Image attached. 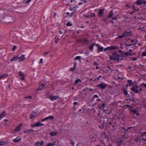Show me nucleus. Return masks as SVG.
I'll return each mask as SVG.
<instances>
[{
  "mask_svg": "<svg viewBox=\"0 0 146 146\" xmlns=\"http://www.w3.org/2000/svg\"><path fill=\"white\" fill-rule=\"evenodd\" d=\"M123 33V36L126 37L130 36L133 34L132 31L128 32L127 31H125Z\"/></svg>",
  "mask_w": 146,
  "mask_h": 146,
  "instance_id": "39448f33",
  "label": "nucleus"
},
{
  "mask_svg": "<svg viewBox=\"0 0 146 146\" xmlns=\"http://www.w3.org/2000/svg\"><path fill=\"white\" fill-rule=\"evenodd\" d=\"M21 140V138L19 137H18L13 139V141L16 143L19 142Z\"/></svg>",
  "mask_w": 146,
  "mask_h": 146,
  "instance_id": "a211bd4d",
  "label": "nucleus"
},
{
  "mask_svg": "<svg viewBox=\"0 0 146 146\" xmlns=\"http://www.w3.org/2000/svg\"><path fill=\"white\" fill-rule=\"evenodd\" d=\"M108 125H110L113 128L115 125H116V121L113 120H112L110 121H108Z\"/></svg>",
  "mask_w": 146,
  "mask_h": 146,
  "instance_id": "6e6552de",
  "label": "nucleus"
},
{
  "mask_svg": "<svg viewBox=\"0 0 146 146\" xmlns=\"http://www.w3.org/2000/svg\"><path fill=\"white\" fill-rule=\"evenodd\" d=\"M79 82H81L82 80H80V79H78L75 81L74 83V84H76L78 83Z\"/></svg>",
  "mask_w": 146,
  "mask_h": 146,
  "instance_id": "a878e982",
  "label": "nucleus"
},
{
  "mask_svg": "<svg viewBox=\"0 0 146 146\" xmlns=\"http://www.w3.org/2000/svg\"><path fill=\"white\" fill-rule=\"evenodd\" d=\"M134 3L137 5H140L146 4V1L145 0H137Z\"/></svg>",
  "mask_w": 146,
  "mask_h": 146,
  "instance_id": "f03ea898",
  "label": "nucleus"
},
{
  "mask_svg": "<svg viewBox=\"0 0 146 146\" xmlns=\"http://www.w3.org/2000/svg\"><path fill=\"white\" fill-rule=\"evenodd\" d=\"M117 142L119 143V145H117V146H119L123 143V141L122 140L120 139V140H119V141Z\"/></svg>",
  "mask_w": 146,
  "mask_h": 146,
  "instance_id": "f704fd0d",
  "label": "nucleus"
},
{
  "mask_svg": "<svg viewBox=\"0 0 146 146\" xmlns=\"http://www.w3.org/2000/svg\"><path fill=\"white\" fill-rule=\"evenodd\" d=\"M131 90L135 93H137L139 92V91H138L137 89H135L134 88H132Z\"/></svg>",
  "mask_w": 146,
  "mask_h": 146,
  "instance_id": "6ab92c4d",
  "label": "nucleus"
},
{
  "mask_svg": "<svg viewBox=\"0 0 146 146\" xmlns=\"http://www.w3.org/2000/svg\"><path fill=\"white\" fill-rule=\"evenodd\" d=\"M104 51H106V50H109V49H108V47H107L106 48H105L104 49Z\"/></svg>",
  "mask_w": 146,
  "mask_h": 146,
  "instance_id": "e2e57ef3",
  "label": "nucleus"
},
{
  "mask_svg": "<svg viewBox=\"0 0 146 146\" xmlns=\"http://www.w3.org/2000/svg\"><path fill=\"white\" fill-rule=\"evenodd\" d=\"M17 58V57H13L11 59V61H13L15 59V58Z\"/></svg>",
  "mask_w": 146,
  "mask_h": 146,
  "instance_id": "603ef678",
  "label": "nucleus"
},
{
  "mask_svg": "<svg viewBox=\"0 0 146 146\" xmlns=\"http://www.w3.org/2000/svg\"><path fill=\"white\" fill-rule=\"evenodd\" d=\"M93 97L94 98H98V96L97 95H95Z\"/></svg>",
  "mask_w": 146,
  "mask_h": 146,
  "instance_id": "bf43d9fd",
  "label": "nucleus"
},
{
  "mask_svg": "<svg viewBox=\"0 0 146 146\" xmlns=\"http://www.w3.org/2000/svg\"><path fill=\"white\" fill-rule=\"evenodd\" d=\"M22 123H20L19 125L15 129L11 131V133H14L19 131L21 129V127L22 126Z\"/></svg>",
  "mask_w": 146,
  "mask_h": 146,
  "instance_id": "7ed1b4c3",
  "label": "nucleus"
},
{
  "mask_svg": "<svg viewBox=\"0 0 146 146\" xmlns=\"http://www.w3.org/2000/svg\"><path fill=\"white\" fill-rule=\"evenodd\" d=\"M44 125V124L41 123L40 122H37L33 124L31 126V127H35L42 126Z\"/></svg>",
  "mask_w": 146,
  "mask_h": 146,
  "instance_id": "20e7f679",
  "label": "nucleus"
},
{
  "mask_svg": "<svg viewBox=\"0 0 146 146\" xmlns=\"http://www.w3.org/2000/svg\"><path fill=\"white\" fill-rule=\"evenodd\" d=\"M102 77L101 76H100L98 78H97V80H100V78Z\"/></svg>",
  "mask_w": 146,
  "mask_h": 146,
  "instance_id": "0e129e2a",
  "label": "nucleus"
},
{
  "mask_svg": "<svg viewBox=\"0 0 146 146\" xmlns=\"http://www.w3.org/2000/svg\"><path fill=\"white\" fill-rule=\"evenodd\" d=\"M104 48L102 47H100H100H99L97 50V51L98 52H100L101 51H103V49Z\"/></svg>",
  "mask_w": 146,
  "mask_h": 146,
  "instance_id": "393cba45",
  "label": "nucleus"
},
{
  "mask_svg": "<svg viewBox=\"0 0 146 146\" xmlns=\"http://www.w3.org/2000/svg\"><path fill=\"white\" fill-rule=\"evenodd\" d=\"M109 50H114L118 49L119 47L118 46H111L108 47Z\"/></svg>",
  "mask_w": 146,
  "mask_h": 146,
  "instance_id": "4468645a",
  "label": "nucleus"
},
{
  "mask_svg": "<svg viewBox=\"0 0 146 146\" xmlns=\"http://www.w3.org/2000/svg\"><path fill=\"white\" fill-rule=\"evenodd\" d=\"M131 111L134 114H136L137 113V111L135 110H131Z\"/></svg>",
  "mask_w": 146,
  "mask_h": 146,
  "instance_id": "e433bc0d",
  "label": "nucleus"
},
{
  "mask_svg": "<svg viewBox=\"0 0 146 146\" xmlns=\"http://www.w3.org/2000/svg\"><path fill=\"white\" fill-rule=\"evenodd\" d=\"M83 16L84 17H87V18H90V15H86V14H84L83 15Z\"/></svg>",
  "mask_w": 146,
  "mask_h": 146,
  "instance_id": "4c0bfd02",
  "label": "nucleus"
},
{
  "mask_svg": "<svg viewBox=\"0 0 146 146\" xmlns=\"http://www.w3.org/2000/svg\"><path fill=\"white\" fill-rule=\"evenodd\" d=\"M72 24L70 23L69 22H68L66 24V25L67 26H72Z\"/></svg>",
  "mask_w": 146,
  "mask_h": 146,
  "instance_id": "a19ab883",
  "label": "nucleus"
},
{
  "mask_svg": "<svg viewBox=\"0 0 146 146\" xmlns=\"http://www.w3.org/2000/svg\"><path fill=\"white\" fill-rule=\"evenodd\" d=\"M106 86V84L103 82H101L100 84L97 85V87L98 88H100L102 89H104Z\"/></svg>",
  "mask_w": 146,
  "mask_h": 146,
  "instance_id": "423d86ee",
  "label": "nucleus"
},
{
  "mask_svg": "<svg viewBox=\"0 0 146 146\" xmlns=\"http://www.w3.org/2000/svg\"><path fill=\"white\" fill-rule=\"evenodd\" d=\"M104 138L105 139H108V135L105 133L104 134Z\"/></svg>",
  "mask_w": 146,
  "mask_h": 146,
  "instance_id": "c03bdc74",
  "label": "nucleus"
},
{
  "mask_svg": "<svg viewBox=\"0 0 146 146\" xmlns=\"http://www.w3.org/2000/svg\"><path fill=\"white\" fill-rule=\"evenodd\" d=\"M141 85L145 87L146 88V84L142 83L141 84Z\"/></svg>",
  "mask_w": 146,
  "mask_h": 146,
  "instance_id": "4d7b16f0",
  "label": "nucleus"
},
{
  "mask_svg": "<svg viewBox=\"0 0 146 146\" xmlns=\"http://www.w3.org/2000/svg\"><path fill=\"white\" fill-rule=\"evenodd\" d=\"M127 83H129V86H131L133 85V84L132 81L131 80H127Z\"/></svg>",
  "mask_w": 146,
  "mask_h": 146,
  "instance_id": "c85d7f7f",
  "label": "nucleus"
},
{
  "mask_svg": "<svg viewBox=\"0 0 146 146\" xmlns=\"http://www.w3.org/2000/svg\"><path fill=\"white\" fill-rule=\"evenodd\" d=\"M117 19L116 17H113L112 19L113 20H116Z\"/></svg>",
  "mask_w": 146,
  "mask_h": 146,
  "instance_id": "338daca9",
  "label": "nucleus"
},
{
  "mask_svg": "<svg viewBox=\"0 0 146 146\" xmlns=\"http://www.w3.org/2000/svg\"><path fill=\"white\" fill-rule=\"evenodd\" d=\"M43 59H42V58H41L40 60V63H43Z\"/></svg>",
  "mask_w": 146,
  "mask_h": 146,
  "instance_id": "680f3d73",
  "label": "nucleus"
},
{
  "mask_svg": "<svg viewBox=\"0 0 146 146\" xmlns=\"http://www.w3.org/2000/svg\"><path fill=\"white\" fill-rule=\"evenodd\" d=\"M19 75L20 76H24V74L23 73V72H22L20 71L19 72Z\"/></svg>",
  "mask_w": 146,
  "mask_h": 146,
  "instance_id": "c9c22d12",
  "label": "nucleus"
},
{
  "mask_svg": "<svg viewBox=\"0 0 146 146\" xmlns=\"http://www.w3.org/2000/svg\"><path fill=\"white\" fill-rule=\"evenodd\" d=\"M17 48V46H16L14 45V46L13 47L12 49V50L13 51H14Z\"/></svg>",
  "mask_w": 146,
  "mask_h": 146,
  "instance_id": "49530a36",
  "label": "nucleus"
},
{
  "mask_svg": "<svg viewBox=\"0 0 146 146\" xmlns=\"http://www.w3.org/2000/svg\"><path fill=\"white\" fill-rule=\"evenodd\" d=\"M124 54L125 56H128L129 55V52H125Z\"/></svg>",
  "mask_w": 146,
  "mask_h": 146,
  "instance_id": "864d4df0",
  "label": "nucleus"
},
{
  "mask_svg": "<svg viewBox=\"0 0 146 146\" xmlns=\"http://www.w3.org/2000/svg\"><path fill=\"white\" fill-rule=\"evenodd\" d=\"M142 140L143 141V142L146 141V139H144V138H143Z\"/></svg>",
  "mask_w": 146,
  "mask_h": 146,
  "instance_id": "69168bd1",
  "label": "nucleus"
},
{
  "mask_svg": "<svg viewBox=\"0 0 146 146\" xmlns=\"http://www.w3.org/2000/svg\"><path fill=\"white\" fill-rule=\"evenodd\" d=\"M8 76V74H3L0 76V79H1L2 78L7 77Z\"/></svg>",
  "mask_w": 146,
  "mask_h": 146,
  "instance_id": "c756f323",
  "label": "nucleus"
},
{
  "mask_svg": "<svg viewBox=\"0 0 146 146\" xmlns=\"http://www.w3.org/2000/svg\"><path fill=\"white\" fill-rule=\"evenodd\" d=\"M78 103V102H74V103H73V104L75 105V106H76V104H77Z\"/></svg>",
  "mask_w": 146,
  "mask_h": 146,
  "instance_id": "052dcab7",
  "label": "nucleus"
},
{
  "mask_svg": "<svg viewBox=\"0 0 146 146\" xmlns=\"http://www.w3.org/2000/svg\"><path fill=\"white\" fill-rule=\"evenodd\" d=\"M123 94L125 96H127V95L128 94L127 91L125 89H123Z\"/></svg>",
  "mask_w": 146,
  "mask_h": 146,
  "instance_id": "473e14b6",
  "label": "nucleus"
},
{
  "mask_svg": "<svg viewBox=\"0 0 146 146\" xmlns=\"http://www.w3.org/2000/svg\"><path fill=\"white\" fill-rule=\"evenodd\" d=\"M57 134V133L56 132H52L50 133V135L51 136H54L56 135Z\"/></svg>",
  "mask_w": 146,
  "mask_h": 146,
  "instance_id": "cd10ccee",
  "label": "nucleus"
},
{
  "mask_svg": "<svg viewBox=\"0 0 146 146\" xmlns=\"http://www.w3.org/2000/svg\"><path fill=\"white\" fill-rule=\"evenodd\" d=\"M124 37V36H123V35H119L118 36V38H123V37Z\"/></svg>",
  "mask_w": 146,
  "mask_h": 146,
  "instance_id": "37998d69",
  "label": "nucleus"
},
{
  "mask_svg": "<svg viewBox=\"0 0 146 146\" xmlns=\"http://www.w3.org/2000/svg\"><path fill=\"white\" fill-rule=\"evenodd\" d=\"M76 9V7H75V8H70V10L71 11H73L74 10H75V9Z\"/></svg>",
  "mask_w": 146,
  "mask_h": 146,
  "instance_id": "13d9d810",
  "label": "nucleus"
},
{
  "mask_svg": "<svg viewBox=\"0 0 146 146\" xmlns=\"http://www.w3.org/2000/svg\"><path fill=\"white\" fill-rule=\"evenodd\" d=\"M25 59V55L22 54L20 57H19L16 60H17V59H19L20 60L19 61V62H20L21 61L24 60Z\"/></svg>",
  "mask_w": 146,
  "mask_h": 146,
  "instance_id": "ddd939ff",
  "label": "nucleus"
},
{
  "mask_svg": "<svg viewBox=\"0 0 146 146\" xmlns=\"http://www.w3.org/2000/svg\"><path fill=\"white\" fill-rule=\"evenodd\" d=\"M132 8L135 11H139V10L138 8V7H136L134 5L132 6Z\"/></svg>",
  "mask_w": 146,
  "mask_h": 146,
  "instance_id": "7c9ffc66",
  "label": "nucleus"
},
{
  "mask_svg": "<svg viewBox=\"0 0 146 146\" xmlns=\"http://www.w3.org/2000/svg\"><path fill=\"white\" fill-rule=\"evenodd\" d=\"M5 115V111H4L1 113L0 114V117L2 119L4 117Z\"/></svg>",
  "mask_w": 146,
  "mask_h": 146,
  "instance_id": "5701e85b",
  "label": "nucleus"
},
{
  "mask_svg": "<svg viewBox=\"0 0 146 146\" xmlns=\"http://www.w3.org/2000/svg\"><path fill=\"white\" fill-rule=\"evenodd\" d=\"M9 143L7 142V141H0V145H5L7 143Z\"/></svg>",
  "mask_w": 146,
  "mask_h": 146,
  "instance_id": "412c9836",
  "label": "nucleus"
},
{
  "mask_svg": "<svg viewBox=\"0 0 146 146\" xmlns=\"http://www.w3.org/2000/svg\"><path fill=\"white\" fill-rule=\"evenodd\" d=\"M105 9H100L98 12V16L99 17H101L103 15Z\"/></svg>",
  "mask_w": 146,
  "mask_h": 146,
  "instance_id": "2eb2a0df",
  "label": "nucleus"
},
{
  "mask_svg": "<svg viewBox=\"0 0 146 146\" xmlns=\"http://www.w3.org/2000/svg\"><path fill=\"white\" fill-rule=\"evenodd\" d=\"M44 144V141H38L36 142L35 144V145L37 146H42Z\"/></svg>",
  "mask_w": 146,
  "mask_h": 146,
  "instance_id": "f8f14e48",
  "label": "nucleus"
},
{
  "mask_svg": "<svg viewBox=\"0 0 146 146\" xmlns=\"http://www.w3.org/2000/svg\"><path fill=\"white\" fill-rule=\"evenodd\" d=\"M46 84L44 83L42 84L39 86V87L37 89V90L38 91H40L45 86Z\"/></svg>",
  "mask_w": 146,
  "mask_h": 146,
  "instance_id": "dca6fc26",
  "label": "nucleus"
},
{
  "mask_svg": "<svg viewBox=\"0 0 146 146\" xmlns=\"http://www.w3.org/2000/svg\"><path fill=\"white\" fill-rule=\"evenodd\" d=\"M137 59V58L135 57V58H132L131 60H133L134 61H135Z\"/></svg>",
  "mask_w": 146,
  "mask_h": 146,
  "instance_id": "6e6d98bb",
  "label": "nucleus"
},
{
  "mask_svg": "<svg viewBox=\"0 0 146 146\" xmlns=\"http://www.w3.org/2000/svg\"><path fill=\"white\" fill-rule=\"evenodd\" d=\"M34 132V131L32 129H30L25 131L24 133H30L33 132Z\"/></svg>",
  "mask_w": 146,
  "mask_h": 146,
  "instance_id": "f3484780",
  "label": "nucleus"
},
{
  "mask_svg": "<svg viewBox=\"0 0 146 146\" xmlns=\"http://www.w3.org/2000/svg\"><path fill=\"white\" fill-rule=\"evenodd\" d=\"M113 11L112 10L110 11L108 13L109 16L108 17L109 18H110L111 17L113 16Z\"/></svg>",
  "mask_w": 146,
  "mask_h": 146,
  "instance_id": "aec40b11",
  "label": "nucleus"
},
{
  "mask_svg": "<svg viewBox=\"0 0 146 146\" xmlns=\"http://www.w3.org/2000/svg\"><path fill=\"white\" fill-rule=\"evenodd\" d=\"M84 43L88 44L89 42V41L87 39H85L83 40Z\"/></svg>",
  "mask_w": 146,
  "mask_h": 146,
  "instance_id": "72a5a7b5",
  "label": "nucleus"
},
{
  "mask_svg": "<svg viewBox=\"0 0 146 146\" xmlns=\"http://www.w3.org/2000/svg\"><path fill=\"white\" fill-rule=\"evenodd\" d=\"M24 98H28L31 99L32 98V96H27V97H25Z\"/></svg>",
  "mask_w": 146,
  "mask_h": 146,
  "instance_id": "3c124183",
  "label": "nucleus"
},
{
  "mask_svg": "<svg viewBox=\"0 0 146 146\" xmlns=\"http://www.w3.org/2000/svg\"><path fill=\"white\" fill-rule=\"evenodd\" d=\"M104 120L103 121V122L102 123L104 125L105 124H106V125H108V118L105 117L104 118Z\"/></svg>",
  "mask_w": 146,
  "mask_h": 146,
  "instance_id": "9b49d317",
  "label": "nucleus"
},
{
  "mask_svg": "<svg viewBox=\"0 0 146 146\" xmlns=\"http://www.w3.org/2000/svg\"><path fill=\"white\" fill-rule=\"evenodd\" d=\"M95 16V14L94 13H92L90 16V18L91 17H94Z\"/></svg>",
  "mask_w": 146,
  "mask_h": 146,
  "instance_id": "79ce46f5",
  "label": "nucleus"
},
{
  "mask_svg": "<svg viewBox=\"0 0 146 146\" xmlns=\"http://www.w3.org/2000/svg\"><path fill=\"white\" fill-rule=\"evenodd\" d=\"M142 56H146V53L145 52H143L142 54Z\"/></svg>",
  "mask_w": 146,
  "mask_h": 146,
  "instance_id": "a18cd8bd",
  "label": "nucleus"
},
{
  "mask_svg": "<svg viewBox=\"0 0 146 146\" xmlns=\"http://www.w3.org/2000/svg\"><path fill=\"white\" fill-rule=\"evenodd\" d=\"M77 64V63L76 62H75L74 63V68H76V65Z\"/></svg>",
  "mask_w": 146,
  "mask_h": 146,
  "instance_id": "5fc2aeb1",
  "label": "nucleus"
},
{
  "mask_svg": "<svg viewBox=\"0 0 146 146\" xmlns=\"http://www.w3.org/2000/svg\"><path fill=\"white\" fill-rule=\"evenodd\" d=\"M81 57L80 56H76L75 58L74 59V60H78L79 61H81Z\"/></svg>",
  "mask_w": 146,
  "mask_h": 146,
  "instance_id": "bb28decb",
  "label": "nucleus"
},
{
  "mask_svg": "<svg viewBox=\"0 0 146 146\" xmlns=\"http://www.w3.org/2000/svg\"><path fill=\"white\" fill-rule=\"evenodd\" d=\"M125 45L126 46V47L128 46H131L133 45L132 44H128L126 43H125Z\"/></svg>",
  "mask_w": 146,
  "mask_h": 146,
  "instance_id": "de8ad7c7",
  "label": "nucleus"
},
{
  "mask_svg": "<svg viewBox=\"0 0 146 146\" xmlns=\"http://www.w3.org/2000/svg\"><path fill=\"white\" fill-rule=\"evenodd\" d=\"M21 80H22L23 81H25V78L24 77V76H21Z\"/></svg>",
  "mask_w": 146,
  "mask_h": 146,
  "instance_id": "8fccbe9b",
  "label": "nucleus"
},
{
  "mask_svg": "<svg viewBox=\"0 0 146 146\" xmlns=\"http://www.w3.org/2000/svg\"><path fill=\"white\" fill-rule=\"evenodd\" d=\"M54 117H53L52 116V115L49 116L48 117H45V118H44L43 119H42L41 120V121H42L43 122L45 120H46L48 119L52 120V119H54Z\"/></svg>",
  "mask_w": 146,
  "mask_h": 146,
  "instance_id": "9d476101",
  "label": "nucleus"
},
{
  "mask_svg": "<svg viewBox=\"0 0 146 146\" xmlns=\"http://www.w3.org/2000/svg\"><path fill=\"white\" fill-rule=\"evenodd\" d=\"M59 97L58 96H51L50 97L49 99L50 100L53 101L58 99Z\"/></svg>",
  "mask_w": 146,
  "mask_h": 146,
  "instance_id": "1a4fd4ad",
  "label": "nucleus"
},
{
  "mask_svg": "<svg viewBox=\"0 0 146 146\" xmlns=\"http://www.w3.org/2000/svg\"><path fill=\"white\" fill-rule=\"evenodd\" d=\"M56 144V142H54L52 143H49L46 146H53L55 145Z\"/></svg>",
  "mask_w": 146,
  "mask_h": 146,
  "instance_id": "b1692460",
  "label": "nucleus"
},
{
  "mask_svg": "<svg viewBox=\"0 0 146 146\" xmlns=\"http://www.w3.org/2000/svg\"><path fill=\"white\" fill-rule=\"evenodd\" d=\"M109 56L110 60L117 61L119 60V58L121 57L119 54L115 52L112 53V56L109 55Z\"/></svg>",
  "mask_w": 146,
  "mask_h": 146,
  "instance_id": "f257e3e1",
  "label": "nucleus"
},
{
  "mask_svg": "<svg viewBox=\"0 0 146 146\" xmlns=\"http://www.w3.org/2000/svg\"><path fill=\"white\" fill-rule=\"evenodd\" d=\"M146 133V131L145 132H142L141 133V136H143Z\"/></svg>",
  "mask_w": 146,
  "mask_h": 146,
  "instance_id": "09e8293b",
  "label": "nucleus"
},
{
  "mask_svg": "<svg viewBox=\"0 0 146 146\" xmlns=\"http://www.w3.org/2000/svg\"><path fill=\"white\" fill-rule=\"evenodd\" d=\"M105 104L104 103H103L101 105L98 106V108L100 109L104 110V107Z\"/></svg>",
  "mask_w": 146,
  "mask_h": 146,
  "instance_id": "4be33fe9",
  "label": "nucleus"
},
{
  "mask_svg": "<svg viewBox=\"0 0 146 146\" xmlns=\"http://www.w3.org/2000/svg\"><path fill=\"white\" fill-rule=\"evenodd\" d=\"M95 44H96L95 43H94L89 48L90 50H91L92 51L93 50V47Z\"/></svg>",
  "mask_w": 146,
  "mask_h": 146,
  "instance_id": "2f4dec72",
  "label": "nucleus"
},
{
  "mask_svg": "<svg viewBox=\"0 0 146 146\" xmlns=\"http://www.w3.org/2000/svg\"><path fill=\"white\" fill-rule=\"evenodd\" d=\"M71 143L72 145V146H74V142L72 139L70 140Z\"/></svg>",
  "mask_w": 146,
  "mask_h": 146,
  "instance_id": "ea45409f",
  "label": "nucleus"
},
{
  "mask_svg": "<svg viewBox=\"0 0 146 146\" xmlns=\"http://www.w3.org/2000/svg\"><path fill=\"white\" fill-rule=\"evenodd\" d=\"M75 68H74V67L73 68H70V70L71 72H73L74 70H75Z\"/></svg>",
  "mask_w": 146,
  "mask_h": 146,
  "instance_id": "58836bf2",
  "label": "nucleus"
},
{
  "mask_svg": "<svg viewBox=\"0 0 146 146\" xmlns=\"http://www.w3.org/2000/svg\"><path fill=\"white\" fill-rule=\"evenodd\" d=\"M133 88H134L135 89H137L138 88V86L137 85H135L134 87H133Z\"/></svg>",
  "mask_w": 146,
  "mask_h": 146,
  "instance_id": "774afa93",
  "label": "nucleus"
},
{
  "mask_svg": "<svg viewBox=\"0 0 146 146\" xmlns=\"http://www.w3.org/2000/svg\"><path fill=\"white\" fill-rule=\"evenodd\" d=\"M37 111H34L31 114L30 116V118L32 119L33 118L36 117L37 114Z\"/></svg>",
  "mask_w": 146,
  "mask_h": 146,
  "instance_id": "0eeeda50",
  "label": "nucleus"
}]
</instances>
